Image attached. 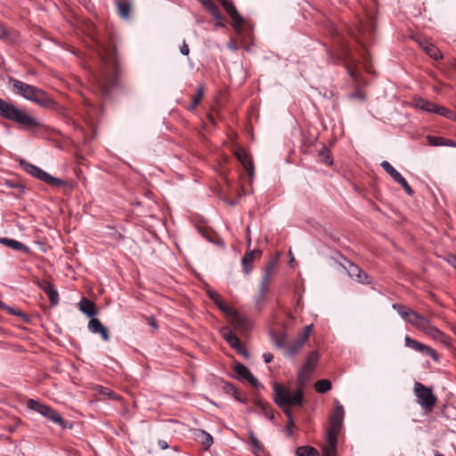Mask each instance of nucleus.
Listing matches in <instances>:
<instances>
[{
	"mask_svg": "<svg viewBox=\"0 0 456 456\" xmlns=\"http://www.w3.org/2000/svg\"><path fill=\"white\" fill-rule=\"evenodd\" d=\"M102 61L105 64L104 70L97 78L98 86L104 97H108L113 87L118 83V56L115 45H108L103 48Z\"/></svg>",
	"mask_w": 456,
	"mask_h": 456,
	"instance_id": "obj_1",
	"label": "nucleus"
},
{
	"mask_svg": "<svg viewBox=\"0 0 456 456\" xmlns=\"http://www.w3.org/2000/svg\"><path fill=\"white\" fill-rule=\"evenodd\" d=\"M0 116L14 121L25 128L33 129L39 126L36 118L23 110L16 108L13 104L0 98Z\"/></svg>",
	"mask_w": 456,
	"mask_h": 456,
	"instance_id": "obj_2",
	"label": "nucleus"
},
{
	"mask_svg": "<svg viewBox=\"0 0 456 456\" xmlns=\"http://www.w3.org/2000/svg\"><path fill=\"white\" fill-rule=\"evenodd\" d=\"M8 82L12 85V90L16 94L21 95L30 102L41 106H46L49 102L45 92L34 86L28 85L12 77L8 78Z\"/></svg>",
	"mask_w": 456,
	"mask_h": 456,
	"instance_id": "obj_3",
	"label": "nucleus"
},
{
	"mask_svg": "<svg viewBox=\"0 0 456 456\" xmlns=\"http://www.w3.org/2000/svg\"><path fill=\"white\" fill-rule=\"evenodd\" d=\"M274 402L280 406H299L302 404L303 393L300 388L292 392L289 387L278 383L273 384Z\"/></svg>",
	"mask_w": 456,
	"mask_h": 456,
	"instance_id": "obj_4",
	"label": "nucleus"
},
{
	"mask_svg": "<svg viewBox=\"0 0 456 456\" xmlns=\"http://www.w3.org/2000/svg\"><path fill=\"white\" fill-rule=\"evenodd\" d=\"M28 408L37 411L39 414L46 418L47 419L58 424L61 428H66V422L61 414L52 407L43 404L37 400L29 399L27 403Z\"/></svg>",
	"mask_w": 456,
	"mask_h": 456,
	"instance_id": "obj_5",
	"label": "nucleus"
},
{
	"mask_svg": "<svg viewBox=\"0 0 456 456\" xmlns=\"http://www.w3.org/2000/svg\"><path fill=\"white\" fill-rule=\"evenodd\" d=\"M414 395L417 397L418 403L427 411H429L436 403V396L432 388L428 387L420 382L414 383Z\"/></svg>",
	"mask_w": 456,
	"mask_h": 456,
	"instance_id": "obj_6",
	"label": "nucleus"
},
{
	"mask_svg": "<svg viewBox=\"0 0 456 456\" xmlns=\"http://www.w3.org/2000/svg\"><path fill=\"white\" fill-rule=\"evenodd\" d=\"M22 165L24 167L25 171L28 174L39 179L40 181L48 183L51 186L60 187L67 184V182L51 175L47 172L42 170L41 168L33 164L23 162Z\"/></svg>",
	"mask_w": 456,
	"mask_h": 456,
	"instance_id": "obj_7",
	"label": "nucleus"
},
{
	"mask_svg": "<svg viewBox=\"0 0 456 456\" xmlns=\"http://www.w3.org/2000/svg\"><path fill=\"white\" fill-rule=\"evenodd\" d=\"M344 414L345 411L343 406L338 402H337L336 408L330 417V425L326 435H333L334 436H338L342 428Z\"/></svg>",
	"mask_w": 456,
	"mask_h": 456,
	"instance_id": "obj_8",
	"label": "nucleus"
},
{
	"mask_svg": "<svg viewBox=\"0 0 456 456\" xmlns=\"http://www.w3.org/2000/svg\"><path fill=\"white\" fill-rule=\"evenodd\" d=\"M407 322L428 333L439 332L438 330L430 324L428 319L415 311L410 314V318Z\"/></svg>",
	"mask_w": 456,
	"mask_h": 456,
	"instance_id": "obj_9",
	"label": "nucleus"
},
{
	"mask_svg": "<svg viewBox=\"0 0 456 456\" xmlns=\"http://www.w3.org/2000/svg\"><path fill=\"white\" fill-rule=\"evenodd\" d=\"M319 360V354L316 351H313L306 358L303 367L298 372V381L303 383L304 379L307 378L314 370Z\"/></svg>",
	"mask_w": 456,
	"mask_h": 456,
	"instance_id": "obj_10",
	"label": "nucleus"
},
{
	"mask_svg": "<svg viewBox=\"0 0 456 456\" xmlns=\"http://www.w3.org/2000/svg\"><path fill=\"white\" fill-rule=\"evenodd\" d=\"M228 322L237 329L248 330L249 328V321L243 315L240 314L236 310L231 309L225 315Z\"/></svg>",
	"mask_w": 456,
	"mask_h": 456,
	"instance_id": "obj_11",
	"label": "nucleus"
},
{
	"mask_svg": "<svg viewBox=\"0 0 456 456\" xmlns=\"http://www.w3.org/2000/svg\"><path fill=\"white\" fill-rule=\"evenodd\" d=\"M222 6L227 12V14L231 17L232 20V26L235 29H239L241 25L243 24V18L240 16V14L238 12L236 7L227 0H219Z\"/></svg>",
	"mask_w": 456,
	"mask_h": 456,
	"instance_id": "obj_12",
	"label": "nucleus"
},
{
	"mask_svg": "<svg viewBox=\"0 0 456 456\" xmlns=\"http://www.w3.org/2000/svg\"><path fill=\"white\" fill-rule=\"evenodd\" d=\"M418 45L420 46V48L432 59L434 60H439L442 58V53L441 51L434 45L432 43H430L427 38L425 37H419L417 39Z\"/></svg>",
	"mask_w": 456,
	"mask_h": 456,
	"instance_id": "obj_13",
	"label": "nucleus"
},
{
	"mask_svg": "<svg viewBox=\"0 0 456 456\" xmlns=\"http://www.w3.org/2000/svg\"><path fill=\"white\" fill-rule=\"evenodd\" d=\"M233 370L239 378L248 380L253 387H258L260 386L258 380L244 364L240 362H235Z\"/></svg>",
	"mask_w": 456,
	"mask_h": 456,
	"instance_id": "obj_14",
	"label": "nucleus"
},
{
	"mask_svg": "<svg viewBox=\"0 0 456 456\" xmlns=\"http://www.w3.org/2000/svg\"><path fill=\"white\" fill-rule=\"evenodd\" d=\"M234 155L238 160L242 164L249 176L254 175L253 162L248 156V152L242 148H237L234 151Z\"/></svg>",
	"mask_w": 456,
	"mask_h": 456,
	"instance_id": "obj_15",
	"label": "nucleus"
},
{
	"mask_svg": "<svg viewBox=\"0 0 456 456\" xmlns=\"http://www.w3.org/2000/svg\"><path fill=\"white\" fill-rule=\"evenodd\" d=\"M88 329L93 333H98L104 341L110 340L108 329L99 319H91L88 322Z\"/></svg>",
	"mask_w": 456,
	"mask_h": 456,
	"instance_id": "obj_16",
	"label": "nucleus"
},
{
	"mask_svg": "<svg viewBox=\"0 0 456 456\" xmlns=\"http://www.w3.org/2000/svg\"><path fill=\"white\" fill-rule=\"evenodd\" d=\"M345 268L347 272V274L351 278L355 279L358 282H361V283L368 282L367 281L368 275L358 265H356L351 262H348V266L345 267Z\"/></svg>",
	"mask_w": 456,
	"mask_h": 456,
	"instance_id": "obj_17",
	"label": "nucleus"
},
{
	"mask_svg": "<svg viewBox=\"0 0 456 456\" xmlns=\"http://www.w3.org/2000/svg\"><path fill=\"white\" fill-rule=\"evenodd\" d=\"M261 256V251L259 249L254 250H247L245 255L242 257L241 264L243 265L244 272L246 273H249L252 270L251 263L256 257Z\"/></svg>",
	"mask_w": 456,
	"mask_h": 456,
	"instance_id": "obj_18",
	"label": "nucleus"
},
{
	"mask_svg": "<svg viewBox=\"0 0 456 456\" xmlns=\"http://www.w3.org/2000/svg\"><path fill=\"white\" fill-rule=\"evenodd\" d=\"M326 445L322 448V456H336L338 436L326 435Z\"/></svg>",
	"mask_w": 456,
	"mask_h": 456,
	"instance_id": "obj_19",
	"label": "nucleus"
},
{
	"mask_svg": "<svg viewBox=\"0 0 456 456\" xmlns=\"http://www.w3.org/2000/svg\"><path fill=\"white\" fill-rule=\"evenodd\" d=\"M0 243L25 254H29L30 252V248L27 245L13 239L0 238Z\"/></svg>",
	"mask_w": 456,
	"mask_h": 456,
	"instance_id": "obj_20",
	"label": "nucleus"
},
{
	"mask_svg": "<svg viewBox=\"0 0 456 456\" xmlns=\"http://www.w3.org/2000/svg\"><path fill=\"white\" fill-rule=\"evenodd\" d=\"M223 338L235 350H239V346L241 344L239 338L233 334L229 328H224L221 330Z\"/></svg>",
	"mask_w": 456,
	"mask_h": 456,
	"instance_id": "obj_21",
	"label": "nucleus"
},
{
	"mask_svg": "<svg viewBox=\"0 0 456 456\" xmlns=\"http://www.w3.org/2000/svg\"><path fill=\"white\" fill-rule=\"evenodd\" d=\"M208 297L216 305V306L226 315V314L232 309L226 303H224L220 295L213 290L208 291Z\"/></svg>",
	"mask_w": 456,
	"mask_h": 456,
	"instance_id": "obj_22",
	"label": "nucleus"
},
{
	"mask_svg": "<svg viewBox=\"0 0 456 456\" xmlns=\"http://www.w3.org/2000/svg\"><path fill=\"white\" fill-rule=\"evenodd\" d=\"M41 287L44 289V291L47 294L51 305H56L59 302L58 291L49 282H45Z\"/></svg>",
	"mask_w": 456,
	"mask_h": 456,
	"instance_id": "obj_23",
	"label": "nucleus"
},
{
	"mask_svg": "<svg viewBox=\"0 0 456 456\" xmlns=\"http://www.w3.org/2000/svg\"><path fill=\"white\" fill-rule=\"evenodd\" d=\"M304 344L305 342L297 338L285 347V355L289 357L295 356L302 349Z\"/></svg>",
	"mask_w": 456,
	"mask_h": 456,
	"instance_id": "obj_24",
	"label": "nucleus"
},
{
	"mask_svg": "<svg viewBox=\"0 0 456 456\" xmlns=\"http://www.w3.org/2000/svg\"><path fill=\"white\" fill-rule=\"evenodd\" d=\"M116 5L118 15L123 19H128L131 12V3L128 0H118Z\"/></svg>",
	"mask_w": 456,
	"mask_h": 456,
	"instance_id": "obj_25",
	"label": "nucleus"
},
{
	"mask_svg": "<svg viewBox=\"0 0 456 456\" xmlns=\"http://www.w3.org/2000/svg\"><path fill=\"white\" fill-rule=\"evenodd\" d=\"M79 308L88 317H93L96 314L95 305L89 299L83 298L79 303Z\"/></svg>",
	"mask_w": 456,
	"mask_h": 456,
	"instance_id": "obj_26",
	"label": "nucleus"
},
{
	"mask_svg": "<svg viewBox=\"0 0 456 456\" xmlns=\"http://www.w3.org/2000/svg\"><path fill=\"white\" fill-rule=\"evenodd\" d=\"M296 456H320V453L313 446L302 445L297 448Z\"/></svg>",
	"mask_w": 456,
	"mask_h": 456,
	"instance_id": "obj_27",
	"label": "nucleus"
},
{
	"mask_svg": "<svg viewBox=\"0 0 456 456\" xmlns=\"http://www.w3.org/2000/svg\"><path fill=\"white\" fill-rule=\"evenodd\" d=\"M416 107L421 110L429 112V113H435L436 105L434 102H428L424 99H419L416 101L415 103Z\"/></svg>",
	"mask_w": 456,
	"mask_h": 456,
	"instance_id": "obj_28",
	"label": "nucleus"
},
{
	"mask_svg": "<svg viewBox=\"0 0 456 456\" xmlns=\"http://www.w3.org/2000/svg\"><path fill=\"white\" fill-rule=\"evenodd\" d=\"M269 336L271 340L278 348H284L287 340L286 333H282L281 336H277L274 331H270Z\"/></svg>",
	"mask_w": 456,
	"mask_h": 456,
	"instance_id": "obj_29",
	"label": "nucleus"
},
{
	"mask_svg": "<svg viewBox=\"0 0 456 456\" xmlns=\"http://www.w3.org/2000/svg\"><path fill=\"white\" fill-rule=\"evenodd\" d=\"M380 166L382 168L389 174L393 179L396 182L399 178H401L402 175L394 168V167L387 160L381 162Z\"/></svg>",
	"mask_w": 456,
	"mask_h": 456,
	"instance_id": "obj_30",
	"label": "nucleus"
},
{
	"mask_svg": "<svg viewBox=\"0 0 456 456\" xmlns=\"http://www.w3.org/2000/svg\"><path fill=\"white\" fill-rule=\"evenodd\" d=\"M393 308L396 310L398 314L405 321L408 322L410 318V314L413 312V310L408 308L407 306L401 304H394Z\"/></svg>",
	"mask_w": 456,
	"mask_h": 456,
	"instance_id": "obj_31",
	"label": "nucleus"
},
{
	"mask_svg": "<svg viewBox=\"0 0 456 456\" xmlns=\"http://www.w3.org/2000/svg\"><path fill=\"white\" fill-rule=\"evenodd\" d=\"M208 11L216 19L217 26H219V27L224 26L223 16L220 12L219 8L217 7V5L215 3L208 9Z\"/></svg>",
	"mask_w": 456,
	"mask_h": 456,
	"instance_id": "obj_32",
	"label": "nucleus"
},
{
	"mask_svg": "<svg viewBox=\"0 0 456 456\" xmlns=\"http://www.w3.org/2000/svg\"><path fill=\"white\" fill-rule=\"evenodd\" d=\"M267 291L268 289H264L262 286H259L258 293L254 297L256 306L258 310H262L263 308V304Z\"/></svg>",
	"mask_w": 456,
	"mask_h": 456,
	"instance_id": "obj_33",
	"label": "nucleus"
},
{
	"mask_svg": "<svg viewBox=\"0 0 456 456\" xmlns=\"http://www.w3.org/2000/svg\"><path fill=\"white\" fill-rule=\"evenodd\" d=\"M319 159H320L321 162H322V163H324V164H326L328 166H331L333 164V160H332V157H331L330 151L326 147H323L319 151Z\"/></svg>",
	"mask_w": 456,
	"mask_h": 456,
	"instance_id": "obj_34",
	"label": "nucleus"
},
{
	"mask_svg": "<svg viewBox=\"0 0 456 456\" xmlns=\"http://www.w3.org/2000/svg\"><path fill=\"white\" fill-rule=\"evenodd\" d=\"M314 387L318 393L324 394L331 389V383L328 379H321L315 383Z\"/></svg>",
	"mask_w": 456,
	"mask_h": 456,
	"instance_id": "obj_35",
	"label": "nucleus"
},
{
	"mask_svg": "<svg viewBox=\"0 0 456 456\" xmlns=\"http://www.w3.org/2000/svg\"><path fill=\"white\" fill-rule=\"evenodd\" d=\"M203 94H204V87H203V86H199L198 92H197L196 95L193 97L192 102H191V106L189 107L190 110H195V108L200 103V102L203 96Z\"/></svg>",
	"mask_w": 456,
	"mask_h": 456,
	"instance_id": "obj_36",
	"label": "nucleus"
},
{
	"mask_svg": "<svg viewBox=\"0 0 456 456\" xmlns=\"http://www.w3.org/2000/svg\"><path fill=\"white\" fill-rule=\"evenodd\" d=\"M404 341H405V346H408V347H411L416 351H419L421 350V347H422V343L413 339V338H411L410 337L406 336L405 338H404Z\"/></svg>",
	"mask_w": 456,
	"mask_h": 456,
	"instance_id": "obj_37",
	"label": "nucleus"
},
{
	"mask_svg": "<svg viewBox=\"0 0 456 456\" xmlns=\"http://www.w3.org/2000/svg\"><path fill=\"white\" fill-rule=\"evenodd\" d=\"M435 113L439 114L440 116L445 117L447 118L452 119L454 118V114L450 110L436 105Z\"/></svg>",
	"mask_w": 456,
	"mask_h": 456,
	"instance_id": "obj_38",
	"label": "nucleus"
},
{
	"mask_svg": "<svg viewBox=\"0 0 456 456\" xmlns=\"http://www.w3.org/2000/svg\"><path fill=\"white\" fill-rule=\"evenodd\" d=\"M419 352L425 355L432 357L436 361L438 360V355H437L436 352L433 348H431L430 346H428L427 345L423 344L421 350H419Z\"/></svg>",
	"mask_w": 456,
	"mask_h": 456,
	"instance_id": "obj_39",
	"label": "nucleus"
},
{
	"mask_svg": "<svg viewBox=\"0 0 456 456\" xmlns=\"http://www.w3.org/2000/svg\"><path fill=\"white\" fill-rule=\"evenodd\" d=\"M257 406L261 409V411L264 412L265 416L267 419H273V414L272 411L270 410V406L268 403H265L264 402H259L257 403Z\"/></svg>",
	"mask_w": 456,
	"mask_h": 456,
	"instance_id": "obj_40",
	"label": "nucleus"
},
{
	"mask_svg": "<svg viewBox=\"0 0 456 456\" xmlns=\"http://www.w3.org/2000/svg\"><path fill=\"white\" fill-rule=\"evenodd\" d=\"M202 444L207 447H210L213 444V437L211 435L204 430H200Z\"/></svg>",
	"mask_w": 456,
	"mask_h": 456,
	"instance_id": "obj_41",
	"label": "nucleus"
},
{
	"mask_svg": "<svg viewBox=\"0 0 456 456\" xmlns=\"http://www.w3.org/2000/svg\"><path fill=\"white\" fill-rule=\"evenodd\" d=\"M396 182L404 189L405 192L409 196H411L413 194L412 189L411 188V186L409 185V183L403 175Z\"/></svg>",
	"mask_w": 456,
	"mask_h": 456,
	"instance_id": "obj_42",
	"label": "nucleus"
},
{
	"mask_svg": "<svg viewBox=\"0 0 456 456\" xmlns=\"http://www.w3.org/2000/svg\"><path fill=\"white\" fill-rule=\"evenodd\" d=\"M312 329H313V324L305 326L303 330V332L299 335L298 338L305 343L310 337Z\"/></svg>",
	"mask_w": 456,
	"mask_h": 456,
	"instance_id": "obj_43",
	"label": "nucleus"
},
{
	"mask_svg": "<svg viewBox=\"0 0 456 456\" xmlns=\"http://www.w3.org/2000/svg\"><path fill=\"white\" fill-rule=\"evenodd\" d=\"M227 389H228V391L232 392V395H233V397H234L238 402L242 403H246V400L240 397V392L237 390V388H236L234 386H232V384H229V385L227 386Z\"/></svg>",
	"mask_w": 456,
	"mask_h": 456,
	"instance_id": "obj_44",
	"label": "nucleus"
},
{
	"mask_svg": "<svg viewBox=\"0 0 456 456\" xmlns=\"http://www.w3.org/2000/svg\"><path fill=\"white\" fill-rule=\"evenodd\" d=\"M99 393L102 395H106L110 398H112L114 400H118V396L117 395V394H115L114 392H112L110 388L108 387H101L100 389H99Z\"/></svg>",
	"mask_w": 456,
	"mask_h": 456,
	"instance_id": "obj_45",
	"label": "nucleus"
},
{
	"mask_svg": "<svg viewBox=\"0 0 456 456\" xmlns=\"http://www.w3.org/2000/svg\"><path fill=\"white\" fill-rule=\"evenodd\" d=\"M429 143L435 146L446 144L445 139L442 137L429 136L428 137Z\"/></svg>",
	"mask_w": 456,
	"mask_h": 456,
	"instance_id": "obj_46",
	"label": "nucleus"
},
{
	"mask_svg": "<svg viewBox=\"0 0 456 456\" xmlns=\"http://www.w3.org/2000/svg\"><path fill=\"white\" fill-rule=\"evenodd\" d=\"M270 281L271 276L269 275V273H264L261 279L260 286H262L264 289H269Z\"/></svg>",
	"mask_w": 456,
	"mask_h": 456,
	"instance_id": "obj_47",
	"label": "nucleus"
},
{
	"mask_svg": "<svg viewBox=\"0 0 456 456\" xmlns=\"http://www.w3.org/2000/svg\"><path fill=\"white\" fill-rule=\"evenodd\" d=\"M249 439H250V443H251L252 446L256 450L260 451L261 450V444H260L258 439L256 438V436H255V434L253 432H249Z\"/></svg>",
	"mask_w": 456,
	"mask_h": 456,
	"instance_id": "obj_48",
	"label": "nucleus"
},
{
	"mask_svg": "<svg viewBox=\"0 0 456 456\" xmlns=\"http://www.w3.org/2000/svg\"><path fill=\"white\" fill-rule=\"evenodd\" d=\"M3 307H4V309L9 313V314H12V315H15V316H20V315H21L20 311H19V310H15V309H13V308H12V307H11V306H7V305H4L3 304Z\"/></svg>",
	"mask_w": 456,
	"mask_h": 456,
	"instance_id": "obj_49",
	"label": "nucleus"
},
{
	"mask_svg": "<svg viewBox=\"0 0 456 456\" xmlns=\"http://www.w3.org/2000/svg\"><path fill=\"white\" fill-rule=\"evenodd\" d=\"M6 183H7V185L9 187L18 189L20 193H23L24 192V186L23 185L18 184V183H12V182H7Z\"/></svg>",
	"mask_w": 456,
	"mask_h": 456,
	"instance_id": "obj_50",
	"label": "nucleus"
},
{
	"mask_svg": "<svg viewBox=\"0 0 456 456\" xmlns=\"http://www.w3.org/2000/svg\"><path fill=\"white\" fill-rule=\"evenodd\" d=\"M148 323L154 330H158V322L153 316L148 318Z\"/></svg>",
	"mask_w": 456,
	"mask_h": 456,
	"instance_id": "obj_51",
	"label": "nucleus"
},
{
	"mask_svg": "<svg viewBox=\"0 0 456 456\" xmlns=\"http://www.w3.org/2000/svg\"><path fill=\"white\" fill-rule=\"evenodd\" d=\"M180 52L183 55H188L190 53V49L188 45L183 41L182 46L180 47Z\"/></svg>",
	"mask_w": 456,
	"mask_h": 456,
	"instance_id": "obj_52",
	"label": "nucleus"
},
{
	"mask_svg": "<svg viewBox=\"0 0 456 456\" xmlns=\"http://www.w3.org/2000/svg\"><path fill=\"white\" fill-rule=\"evenodd\" d=\"M238 348H239V350H236L238 354L243 355L246 358L249 357L248 352L244 348V346L241 344L240 345V346Z\"/></svg>",
	"mask_w": 456,
	"mask_h": 456,
	"instance_id": "obj_53",
	"label": "nucleus"
},
{
	"mask_svg": "<svg viewBox=\"0 0 456 456\" xmlns=\"http://www.w3.org/2000/svg\"><path fill=\"white\" fill-rule=\"evenodd\" d=\"M294 428H295L294 420L293 419L288 420L287 430H288L289 436L292 435Z\"/></svg>",
	"mask_w": 456,
	"mask_h": 456,
	"instance_id": "obj_54",
	"label": "nucleus"
},
{
	"mask_svg": "<svg viewBox=\"0 0 456 456\" xmlns=\"http://www.w3.org/2000/svg\"><path fill=\"white\" fill-rule=\"evenodd\" d=\"M263 358H264V361L266 363H269V362H271L273 361V354H271L269 352H266V353L263 354Z\"/></svg>",
	"mask_w": 456,
	"mask_h": 456,
	"instance_id": "obj_55",
	"label": "nucleus"
},
{
	"mask_svg": "<svg viewBox=\"0 0 456 456\" xmlns=\"http://www.w3.org/2000/svg\"><path fill=\"white\" fill-rule=\"evenodd\" d=\"M158 444L162 450H166L168 448V444L165 440H159Z\"/></svg>",
	"mask_w": 456,
	"mask_h": 456,
	"instance_id": "obj_56",
	"label": "nucleus"
},
{
	"mask_svg": "<svg viewBox=\"0 0 456 456\" xmlns=\"http://www.w3.org/2000/svg\"><path fill=\"white\" fill-rule=\"evenodd\" d=\"M213 4L214 2L212 0H205L201 4L208 10Z\"/></svg>",
	"mask_w": 456,
	"mask_h": 456,
	"instance_id": "obj_57",
	"label": "nucleus"
},
{
	"mask_svg": "<svg viewBox=\"0 0 456 456\" xmlns=\"http://www.w3.org/2000/svg\"><path fill=\"white\" fill-rule=\"evenodd\" d=\"M283 411H284L285 415L287 416L288 420L293 419L292 412H291V411L289 409L285 408V409H283Z\"/></svg>",
	"mask_w": 456,
	"mask_h": 456,
	"instance_id": "obj_58",
	"label": "nucleus"
},
{
	"mask_svg": "<svg viewBox=\"0 0 456 456\" xmlns=\"http://www.w3.org/2000/svg\"><path fill=\"white\" fill-rule=\"evenodd\" d=\"M350 97H352V98H355V97H357V98H359L361 101H364V99H365V98H364V95H363V94H360V93L353 94H351V95H350Z\"/></svg>",
	"mask_w": 456,
	"mask_h": 456,
	"instance_id": "obj_59",
	"label": "nucleus"
},
{
	"mask_svg": "<svg viewBox=\"0 0 456 456\" xmlns=\"http://www.w3.org/2000/svg\"><path fill=\"white\" fill-rule=\"evenodd\" d=\"M273 265H269L268 266L265 267V273H268L269 275L271 276L272 273H273Z\"/></svg>",
	"mask_w": 456,
	"mask_h": 456,
	"instance_id": "obj_60",
	"label": "nucleus"
},
{
	"mask_svg": "<svg viewBox=\"0 0 456 456\" xmlns=\"http://www.w3.org/2000/svg\"><path fill=\"white\" fill-rule=\"evenodd\" d=\"M5 35V32L2 26H0V38L3 37Z\"/></svg>",
	"mask_w": 456,
	"mask_h": 456,
	"instance_id": "obj_61",
	"label": "nucleus"
},
{
	"mask_svg": "<svg viewBox=\"0 0 456 456\" xmlns=\"http://www.w3.org/2000/svg\"><path fill=\"white\" fill-rule=\"evenodd\" d=\"M445 143H448L447 145H455L451 140H445Z\"/></svg>",
	"mask_w": 456,
	"mask_h": 456,
	"instance_id": "obj_62",
	"label": "nucleus"
},
{
	"mask_svg": "<svg viewBox=\"0 0 456 456\" xmlns=\"http://www.w3.org/2000/svg\"><path fill=\"white\" fill-rule=\"evenodd\" d=\"M348 73L351 77H354V72L352 70H349Z\"/></svg>",
	"mask_w": 456,
	"mask_h": 456,
	"instance_id": "obj_63",
	"label": "nucleus"
},
{
	"mask_svg": "<svg viewBox=\"0 0 456 456\" xmlns=\"http://www.w3.org/2000/svg\"><path fill=\"white\" fill-rule=\"evenodd\" d=\"M436 456H444V455H443L442 453L436 452Z\"/></svg>",
	"mask_w": 456,
	"mask_h": 456,
	"instance_id": "obj_64",
	"label": "nucleus"
}]
</instances>
